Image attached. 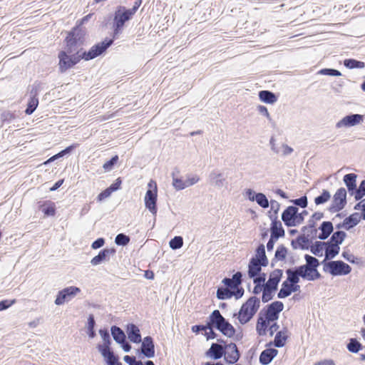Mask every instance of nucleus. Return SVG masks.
Wrapping results in <instances>:
<instances>
[{
    "label": "nucleus",
    "mask_w": 365,
    "mask_h": 365,
    "mask_svg": "<svg viewBox=\"0 0 365 365\" xmlns=\"http://www.w3.org/2000/svg\"><path fill=\"white\" fill-rule=\"evenodd\" d=\"M103 49L104 46L103 44L98 45L96 43L88 51L84 50L83 48H80L76 51L69 50V48L60 51L58 53V72L64 73L68 70L73 68L81 60L88 61L105 54Z\"/></svg>",
    "instance_id": "1"
},
{
    "label": "nucleus",
    "mask_w": 365,
    "mask_h": 365,
    "mask_svg": "<svg viewBox=\"0 0 365 365\" xmlns=\"http://www.w3.org/2000/svg\"><path fill=\"white\" fill-rule=\"evenodd\" d=\"M112 22V34L111 38H105L101 42L97 43L98 45L104 46L103 52L106 53L110 46H111L115 40L118 39L119 36L123 33L125 23L133 19V15L130 14L128 8L124 6H118L113 15Z\"/></svg>",
    "instance_id": "2"
},
{
    "label": "nucleus",
    "mask_w": 365,
    "mask_h": 365,
    "mask_svg": "<svg viewBox=\"0 0 365 365\" xmlns=\"http://www.w3.org/2000/svg\"><path fill=\"white\" fill-rule=\"evenodd\" d=\"M283 309L284 304L281 301H274L261 309L258 314L256 324L257 334L259 336H265L269 323L277 321Z\"/></svg>",
    "instance_id": "3"
},
{
    "label": "nucleus",
    "mask_w": 365,
    "mask_h": 365,
    "mask_svg": "<svg viewBox=\"0 0 365 365\" xmlns=\"http://www.w3.org/2000/svg\"><path fill=\"white\" fill-rule=\"evenodd\" d=\"M212 317H213L214 323L210 324V328H207V330L205 331L203 334L207 341L219 336L218 334L214 331V329L224 336L231 335L233 325L221 314L218 309H215L212 312Z\"/></svg>",
    "instance_id": "4"
},
{
    "label": "nucleus",
    "mask_w": 365,
    "mask_h": 365,
    "mask_svg": "<svg viewBox=\"0 0 365 365\" xmlns=\"http://www.w3.org/2000/svg\"><path fill=\"white\" fill-rule=\"evenodd\" d=\"M260 307V299L257 296L250 297L241 306L237 313L239 322L244 325L248 323L257 312Z\"/></svg>",
    "instance_id": "5"
},
{
    "label": "nucleus",
    "mask_w": 365,
    "mask_h": 365,
    "mask_svg": "<svg viewBox=\"0 0 365 365\" xmlns=\"http://www.w3.org/2000/svg\"><path fill=\"white\" fill-rule=\"evenodd\" d=\"M282 277L283 270L281 269H275L269 273L268 280L264 284V292L262 294V302L263 303H267L273 299Z\"/></svg>",
    "instance_id": "6"
},
{
    "label": "nucleus",
    "mask_w": 365,
    "mask_h": 365,
    "mask_svg": "<svg viewBox=\"0 0 365 365\" xmlns=\"http://www.w3.org/2000/svg\"><path fill=\"white\" fill-rule=\"evenodd\" d=\"M87 33L86 29H81L78 26H74L67 32L64 38L65 48L76 51L77 48H82L86 41Z\"/></svg>",
    "instance_id": "7"
},
{
    "label": "nucleus",
    "mask_w": 365,
    "mask_h": 365,
    "mask_svg": "<svg viewBox=\"0 0 365 365\" xmlns=\"http://www.w3.org/2000/svg\"><path fill=\"white\" fill-rule=\"evenodd\" d=\"M308 213L307 210H303L301 212H299L298 207L288 206L282 212L281 217L285 226L292 227L302 224Z\"/></svg>",
    "instance_id": "8"
},
{
    "label": "nucleus",
    "mask_w": 365,
    "mask_h": 365,
    "mask_svg": "<svg viewBox=\"0 0 365 365\" xmlns=\"http://www.w3.org/2000/svg\"><path fill=\"white\" fill-rule=\"evenodd\" d=\"M322 264L323 271L334 277L347 275L351 272V266L342 260L323 259Z\"/></svg>",
    "instance_id": "9"
},
{
    "label": "nucleus",
    "mask_w": 365,
    "mask_h": 365,
    "mask_svg": "<svg viewBox=\"0 0 365 365\" xmlns=\"http://www.w3.org/2000/svg\"><path fill=\"white\" fill-rule=\"evenodd\" d=\"M148 189L146 191L144 203L145 207L148 209L153 215H157L158 207H157V200H158V187L156 182L150 180L148 184Z\"/></svg>",
    "instance_id": "10"
},
{
    "label": "nucleus",
    "mask_w": 365,
    "mask_h": 365,
    "mask_svg": "<svg viewBox=\"0 0 365 365\" xmlns=\"http://www.w3.org/2000/svg\"><path fill=\"white\" fill-rule=\"evenodd\" d=\"M304 257L306 263L300 266L310 277V281H315L321 279L322 276L318 271V267L322 264V262H320L317 258L308 254L304 255Z\"/></svg>",
    "instance_id": "11"
},
{
    "label": "nucleus",
    "mask_w": 365,
    "mask_h": 365,
    "mask_svg": "<svg viewBox=\"0 0 365 365\" xmlns=\"http://www.w3.org/2000/svg\"><path fill=\"white\" fill-rule=\"evenodd\" d=\"M347 191L344 187H339L333 196L331 205L327 210L331 213L339 212L342 210L347 204Z\"/></svg>",
    "instance_id": "12"
},
{
    "label": "nucleus",
    "mask_w": 365,
    "mask_h": 365,
    "mask_svg": "<svg viewBox=\"0 0 365 365\" xmlns=\"http://www.w3.org/2000/svg\"><path fill=\"white\" fill-rule=\"evenodd\" d=\"M141 343V346L136 350V354L139 358L144 357L151 359L155 356V348L154 339L151 336H145Z\"/></svg>",
    "instance_id": "13"
},
{
    "label": "nucleus",
    "mask_w": 365,
    "mask_h": 365,
    "mask_svg": "<svg viewBox=\"0 0 365 365\" xmlns=\"http://www.w3.org/2000/svg\"><path fill=\"white\" fill-rule=\"evenodd\" d=\"M81 292V289L76 286L65 287L58 292L54 303L58 306L62 305L66 302H68L74 298Z\"/></svg>",
    "instance_id": "14"
},
{
    "label": "nucleus",
    "mask_w": 365,
    "mask_h": 365,
    "mask_svg": "<svg viewBox=\"0 0 365 365\" xmlns=\"http://www.w3.org/2000/svg\"><path fill=\"white\" fill-rule=\"evenodd\" d=\"M245 293L244 288L240 285L234 288V290L224 288V287H218L217 289L216 297L220 300H225L235 297L236 299L242 297Z\"/></svg>",
    "instance_id": "15"
},
{
    "label": "nucleus",
    "mask_w": 365,
    "mask_h": 365,
    "mask_svg": "<svg viewBox=\"0 0 365 365\" xmlns=\"http://www.w3.org/2000/svg\"><path fill=\"white\" fill-rule=\"evenodd\" d=\"M285 272L287 274V279L284 281L286 282L299 284L300 278L303 279L304 280L310 281V277L300 265L295 266L292 268H288L286 269Z\"/></svg>",
    "instance_id": "16"
},
{
    "label": "nucleus",
    "mask_w": 365,
    "mask_h": 365,
    "mask_svg": "<svg viewBox=\"0 0 365 365\" xmlns=\"http://www.w3.org/2000/svg\"><path fill=\"white\" fill-rule=\"evenodd\" d=\"M225 351L224 361L226 364L232 365L238 364L237 361L241 357V353L235 343L230 342L229 344L226 346Z\"/></svg>",
    "instance_id": "17"
},
{
    "label": "nucleus",
    "mask_w": 365,
    "mask_h": 365,
    "mask_svg": "<svg viewBox=\"0 0 365 365\" xmlns=\"http://www.w3.org/2000/svg\"><path fill=\"white\" fill-rule=\"evenodd\" d=\"M364 115L358 113H350L345 115L336 124V128L356 126L364 121Z\"/></svg>",
    "instance_id": "18"
},
{
    "label": "nucleus",
    "mask_w": 365,
    "mask_h": 365,
    "mask_svg": "<svg viewBox=\"0 0 365 365\" xmlns=\"http://www.w3.org/2000/svg\"><path fill=\"white\" fill-rule=\"evenodd\" d=\"M116 253L115 247H106L99 251L98 255L93 257L91 260V264L93 266H97L105 262H109L110 257H113Z\"/></svg>",
    "instance_id": "19"
},
{
    "label": "nucleus",
    "mask_w": 365,
    "mask_h": 365,
    "mask_svg": "<svg viewBox=\"0 0 365 365\" xmlns=\"http://www.w3.org/2000/svg\"><path fill=\"white\" fill-rule=\"evenodd\" d=\"M297 292H300V286L299 284L283 281L281 288L277 293V298L284 299Z\"/></svg>",
    "instance_id": "20"
},
{
    "label": "nucleus",
    "mask_w": 365,
    "mask_h": 365,
    "mask_svg": "<svg viewBox=\"0 0 365 365\" xmlns=\"http://www.w3.org/2000/svg\"><path fill=\"white\" fill-rule=\"evenodd\" d=\"M226 346L222 347L220 346V344H215V343H212L210 347L205 352V356L214 361L219 360L224 358V355L225 354Z\"/></svg>",
    "instance_id": "21"
},
{
    "label": "nucleus",
    "mask_w": 365,
    "mask_h": 365,
    "mask_svg": "<svg viewBox=\"0 0 365 365\" xmlns=\"http://www.w3.org/2000/svg\"><path fill=\"white\" fill-rule=\"evenodd\" d=\"M243 274L242 272L237 271L232 274V278L225 277L222 280L224 288L234 290V288L242 285L243 282Z\"/></svg>",
    "instance_id": "22"
},
{
    "label": "nucleus",
    "mask_w": 365,
    "mask_h": 365,
    "mask_svg": "<svg viewBox=\"0 0 365 365\" xmlns=\"http://www.w3.org/2000/svg\"><path fill=\"white\" fill-rule=\"evenodd\" d=\"M128 339L134 344H140L142 341V336L139 327L133 324L129 323L125 327Z\"/></svg>",
    "instance_id": "23"
},
{
    "label": "nucleus",
    "mask_w": 365,
    "mask_h": 365,
    "mask_svg": "<svg viewBox=\"0 0 365 365\" xmlns=\"http://www.w3.org/2000/svg\"><path fill=\"white\" fill-rule=\"evenodd\" d=\"M37 207L46 217H53L56 213L55 202L49 200L37 202Z\"/></svg>",
    "instance_id": "24"
},
{
    "label": "nucleus",
    "mask_w": 365,
    "mask_h": 365,
    "mask_svg": "<svg viewBox=\"0 0 365 365\" xmlns=\"http://www.w3.org/2000/svg\"><path fill=\"white\" fill-rule=\"evenodd\" d=\"M98 333L103 340V344H98L96 349L98 351L113 349L111 347L112 340L108 328L100 329Z\"/></svg>",
    "instance_id": "25"
},
{
    "label": "nucleus",
    "mask_w": 365,
    "mask_h": 365,
    "mask_svg": "<svg viewBox=\"0 0 365 365\" xmlns=\"http://www.w3.org/2000/svg\"><path fill=\"white\" fill-rule=\"evenodd\" d=\"M287 328L284 327L283 329L277 331L275 334L274 339L273 341H269L266 344V347H269L274 345L275 347L282 348L285 346L287 340L288 339V335H287Z\"/></svg>",
    "instance_id": "26"
},
{
    "label": "nucleus",
    "mask_w": 365,
    "mask_h": 365,
    "mask_svg": "<svg viewBox=\"0 0 365 365\" xmlns=\"http://www.w3.org/2000/svg\"><path fill=\"white\" fill-rule=\"evenodd\" d=\"M99 353L106 365H123L119 356L114 352L113 349L101 351Z\"/></svg>",
    "instance_id": "27"
},
{
    "label": "nucleus",
    "mask_w": 365,
    "mask_h": 365,
    "mask_svg": "<svg viewBox=\"0 0 365 365\" xmlns=\"http://www.w3.org/2000/svg\"><path fill=\"white\" fill-rule=\"evenodd\" d=\"M278 350L274 348L267 347L259 355V361L262 365H268L277 356Z\"/></svg>",
    "instance_id": "28"
},
{
    "label": "nucleus",
    "mask_w": 365,
    "mask_h": 365,
    "mask_svg": "<svg viewBox=\"0 0 365 365\" xmlns=\"http://www.w3.org/2000/svg\"><path fill=\"white\" fill-rule=\"evenodd\" d=\"M357 175L351 173L346 174L343 177V181L346 186L347 192L351 196H354L355 192H356L357 184H356Z\"/></svg>",
    "instance_id": "29"
},
{
    "label": "nucleus",
    "mask_w": 365,
    "mask_h": 365,
    "mask_svg": "<svg viewBox=\"0 0 365 365\" xmlns=\"http://www.w3.org/2000/svg\"><path fill=\"white\" fill-rule=\"evenodd\" d=\"M259 99L267 104H274L278 100V96L272 91L262 90L258 93Z\"/></svg>",
    "instance_id": "30"
},
{
    "label": "nucleus",
    "mask_w": 365,
    "mask_h": 365,
    "mask_svg": "<svg viewBox=\"0 0 365 365\" xmlns=\"http://www.w3.org/2000/svg\"><path fill=\"white\" fill-rule=\"evenodd\" d=\"M340 247L339 245L329 243V242H325V259L328 261V259L331 260L334 258L339 252Z\"/></svg>",
    "instance_id": "31"
},
{
    "label": "nucleus",
    "mask_w": 365,
    "mask_h": 365,
    "mask_svg": "<svg viewBox=\"0 0 365 365\" xmlns=\"http://www.w3.org/2000/svg\"><path fill=\"white\" fill-rule=\"evenodd\" d=\"M361 219V217L359 212H354L348 217H345L344 221L346 227V230H350L351 229L356 227L359 223Z\"/></svg>",
    "instance_id": "32"
},
{
    "label": "nucleus",
    "mask_w": 365,
    "mask_h": 365,
    "mask_svg": "<svg viewBox=\"0 0 365 365\" xmlns=\"http://www.w3.org/2000/svg\"><path fill=\"white\" fill-rule=\"evenodd\" d=\"M262 272V268L254 259H250L248 263L247 275L250 279L257 277Z\"/></svg>",
    "instance_id": "33"
},
{
    "label": "nucleus",
    "mask_w": 365,
    "mask_h": 365,
    "mask_svg": "<svg viewBox=\"0 0 365 365\" xmlns=\"http://www.w3.org/2000/svg\"><path fill=\"white\" fill-rule=\"evenodd\" d=\"M364 348V346H363L362 344L356 338L349 339L348 343L346 344L347 350L353 354L358 353Z\"/></svg>",
    "instance_id": "34"
},
{
    "label": "nucleus",
    "mask_w": 365,
    "mask_h": 365,
    "mask_svg": "<svg viewBox=\"0 0 365 365\" xmlns=\"http://www.w3.org/2000/svg\"><path fill=\"white\" fill-rule=\"evenodd\" d=\"M110 332L114 341L117 344L123 342L126 339L123 330L116 325L111 326Z\"/></svg>",
    "instance_id": "35"
},
{
    "label": "nucleus",
    "mask_w": 365,
    "mask_h": 365,
    "mask_svg": "<svg viewBox=\"0 0 365 365\" xmlns=\"http://www.w3.org/2000/svg\"><path fill=\"white\" fill-rule=\"evenodd\" d=\"M213 323H214L213 317H212V313H211L209 315V317L207 318V319L205 321V324H198L193 325L191 327V330L195 334H199L201 331H205L207 330V328H210V325L213 324Z\"/></svg>",
    "instance_id": "36"
},
{
    "label": "nucleus",
    "mask_w": 365,
    "mask_h": 365,
    "mask_svg": "<svg viewBox=\"0 0 365 365\" xmlns=\"http://www.w3.org/2000/svg\"><path fill=\"white\" fill-rule=\"evenodd\" d=\"M297 240L299 242V249L302 250H307L310 249L311 244H312V237L309 234H300L297 236Z\"/></svg>",
    "instance_id": "37"
},
{
    "label": "nucleus",
    "mask_w": 365,
    "mask_h": 365,
    "mask_svg": "<svg viewBox=\"0 0 365 365\" xmlns=\"http://www.w3.org/2000/svg\"><path fill=\"white\" fill-rule=\"evenodd\" d=\"M346 236V233L343 230H337L336 232L333 231L331 237L327 240V242H329V244L334 243L340 245L344 241Z\"/></svg>",
    "instance_id": "38"
},
{
    "label": "nucleus",
    "mask_w": 365,
    "mask_h": 365,
    "mask_svg": "<svg viewBox=\"0 0 365 365\" xmlns=\"http://www.w3.org/2000/svg\"><path fill=\"white\" fill-rule=\"evenodd\" d=\"M209 178L212 185L221 187L223 186L224 181L225 179L223 178V175L221 173H217L212 171L209 175Z\"/></svg>",
    "instance_id": "39"
},
{
    "label": "nucleus",
    "mask_w": 365,
    "mask_h": 365,
    "mask_svg": "<svg viewBox=\"0 0 365 365\" xmlns=\"http://www.w3.org/2000/svg\"><path fill=\"white\" fill-rule=\"evenodd\" d=\"M325 249V242L315 241L310 247V252L315 256L322 257L323 250Z\"/></svg>",
    "instance_id": "40"
},
{
    "label": "nucleus",
    "mask_w": 365,
    "mask_h": 365,
    "mask_svg": "<svg viewBox=\"0 0 365 365\" xmlns=\"http://www.w3.org/2000/svg\"><path fill=\"white\" fill-rule=\"evenodd\" d=\"M344 66L349 69L363 68L365 67V63L355 58H346L343 61Z\"/></svg>",
    "instance_id": "41"
},
{
    "label": "nucleus",
    "mask_w": 365,
    "mask_h": 365,
    "mask_svg": "<svg viewBox=\"0 0 365 365\" xmlns=\"http://www.w3.org/2000/svg\"><path fill=\"white\" fill-rule=\"evenodd\" d=\"M38 103V98L29 97L24 110L25 114L28 115L33 114L37 108Z\"/></svg>",
    "instance_id": "42"
},
{
    "label": "nucleus",
    "mask_w": 365,
    "mask_h": 365,
    "mask_svg": "<svg viewBox=\"0 0 365 365\" xmlns=\"http://www.w3.org/2000/svg\"><path fill=\"white\" fill-rule=\"evenodd\" d=\"M331 198L330 192L328 190L323 189L321 194L314 198L316 205H320L328 202Z\"/></svg>",
    "instance_id": "43"
},
{
    "label": "nucleus",
    "mask_w": 365,
    "mask_h": 365,
    "mask_svg": "<svg viewBox=\"0 0 365 365\" xmlns=\"http://www.w3.org/2000/svg\"><path fill=\"white\" fill-rule=\"evenodd\" d=\"M288 253V249L284 245H280L277 247L274 253V259L279 261L285 260Z\"/></svg>",
    "instance_id": "44"
},
{
    "label": "nucleus",
    "mask_w": 365,
    "mask_h": 365,
    "mask_svg": "<svg viewBox=\"0 0 365 365\" xmlns=\"http://www.w3.org/2000/svg\"><path fill=\"white\" fill-rule=\"evenodd\" d=\"M42 90V83L36 81L29 87V97L38 98L40 91Z\"/></svg>",
    "instance_id": "45"
},
{
    "label": "nucleus",
    "mask_w": 365,
    "mask_h": 365,
    "mask_svg": "<svg viewBox=\"0 0 365 365\" xmlns=\"http://www.w3.org/2000/svg\"><path fill=\"white\" fill-rule=\"evenodd\" d=\"M114 242L118 246L125 247L130 243V237L124 233H119L115 236Z\"/></svg>",
    "instance_id": "46"
},
{
    "label": "nucleus",
    "mask_w": 365,
    "mask_h": 365,
    "mask_svg": "<svg viewBox=\"0 0 365 365\" xmlns=\"http://www.w3.org/2000/svg\"><path fill=\"white\" fill-rule=\"evenodd\" d=\"M119 160V157L118 155H115L111 157V158L108 160H107L104 164L103 165V168L104 169L105 172H109L112 170L115 165L118 163Z\"/></svg>",
    "instance_id": "47"
},
{
    "label": "nucleus",
    "mask_w": 365,
    "mask_h": 365,
    "mask_svg": "<svg viewBox=\"0 0 365 365\" xmlns=\"http://www.w3.org/2000/svg\"><path fill=\"white\" fill-rule=\"evenodd\" d=\"M255 202L259 206L264 209H267L269 206V202L267 196L262 192H258L256 196Z\"/></svg>",
    "instance_id": "48"
},
{
    "label": "nucleus",
    "mask_w": 365,
    "mask_h": 365,
    "mask_svg": "<svg viewBox=\"0 0 365 365\" xmlns=\"http://www.w3.org/2000/svg\"><path fill=\"white\" fill-rule=\"evenodd\" d=\"M170 247L173 250H179L183 246V238L182 236H175L169 242Z\"/></svg>",
    "instance_id": "49"
},
{
    "label": "nucleus",
    "mask_w": 365,
    "mask_h": 365,
    "mask_svg": "<svg viewBox=\"0 0 365 365\" xmlns=\"http://www.w3.org/2000/svg\"><path fill=\"white\" fill-rule=\"evenodd\" d=\"M290 202L293 204L292 206L299 207L301 208H306L308 206V199L306 195L296 199L290 200Z\"/></svg>",
    "instance_id": "50"
},
{
    "label": "nucleus",
    "mask_w": 365,
    "mask_h": 365,
    "mask_svg": "<svg viewBox=\"0 0 365 365\" xmlns=\"http://www.w3.org/2000/svg\"><path fill=\"white\" fill-rule=\"evenodd\" d=\"M365 196V179L362 180L356 188L354 195L356 201L361 200Z\"/></svg>",
    "instance_id": "51"
},
{
    "label": "nucleus",
    "mask_w": 365,
    "mask_h": 365,
    "mask_svg": "<svg viewBox=\"0 0 365 365\" xmlns=\"http://www.w3.org/2000/svg\"><path fill=\"white\" fill-rule=\"evenodd\" d=\"M341 257L349 262L354 264H358L360 262V258L350 253L349 250H344L341 253Z\"/></svg>",
    "instance_id": "52"
},
{
    "label": "nucleus",
    "mask_w": 365,
    "mask_h": 365,
    "mask_svg": "<svg viewBox=\"0 0 365 365\" xmlns=\"http://www.w3.org/2000/svg\"><path fill=\"white\" fill-rule=\"evenodd\" d=\"M319 230L329 235H331L334 231V226L331 221H324L319 227Z\"/></svg>",
    "instance_id": "53"
},
{
    "label": "nucleus",
    "mask_w": 365,
    "mask_h": 365,
    "mask_svg": "<svg viewBox=\"0 0 365 365\" xmlns=\"http://www.w3.org/2000/svg\"><path fill=\"white\" fill-rule=\"evenodd\" d=\"M271 210L267 212L268 217L269 216H278V212L280 210V204L275 200H270Z\"/></svg>",
    "instance_id": "54"
},
{
    "label": "nucleus",
    "mask_w": 365,
    "mask_h": 365,
    "mask_svg": "<svg viewBox=\"0 0 365 365\" xmlns=\"http://www.w3.org/2000/svg\"><path fill=\"white\" fill-rule=\"evenodd\" d=\"M319 74L329 76H341V73L335 68H324L321 69L319 72Z\"/></svg>",
    "instance_id": "55"
},
{
    "label": "nucleus",
    "mask_w": 365,
    "mask_h": 365,
    "mask_svg": "<svg viewBox=\"0 0 365 365\" xmlns=\"http://www.w3.org/2000/svg\"><path fill=\"white\" fill-rule=\"evenodd\" d=\"M77 146H78V144L73 143V144L66 147V148L63 149L62 150H61L60 152L56 153V155L58 157V158H63L64 156L70 155L73 153V151L77 148Z\"/></svg>",
    "instance_id": "56"
},
{
    "label": "nucleus",
    "mask_w": 365,
    "mask_h": 365,
    "mask_svg": "<svg viewBox=\"0 0 365 365\" xmlns=\"http://www.w3.org/2000/svg\"><path fill=\"white\" fill-rule=\"evenodd\" d=\"M266 255L265 247L264 244L260 243L255 249V254L250 259H257Z\"/></svg>",
    "instance_id": "57"
},
{
    "label": "nucleus",
    "mask_w": 365,
    "mask_h": 365,
    "mask_svg": "<svg viewBox=\"0 0 365 365\" xmlns=\"http://www.w3.org/2000/svg\"><path fill=\"white\" fill-rule=\"evenodd\" d=\"M15 118L16 115L9 110L4 111L1 114V119L3 123H10Z\"/></svg>",
    "instance_id": "58"
},
{
    "label": "nucleus",
    "mask_w": 365,
    "mask_h": 365,
    "mask_svg": "<svg viewBox=\"0 0 365 365\" xmlns=\"http://www.w3.org/2000/svg\"><path fill=\"white\" fill-rule=\"evenodd\" d=\"M173 185L177 190H182L186 188L185 180L181 178H173Z\"/></svg>",
    "instance_id": "59"
},
{
    "label": "nucleus",
    "mask_w": 365,
    "mask_h": 365,
    "mask_svg": "<svg viewBox=\"0 0 365 365\" xmlns=\"http://www.w3.org/2000/svg\"><path fill=\"white\" fill-rule=\"evenodd\" d=\"M16 300L14 299H2L0 301V312L4 311L11 307L16 303Z\"/></svg>",
    "instance_id": "60"
},
{
    "label": "nucleus",
    "mask_w": 365,
    "mask_h": 365,
    "mask_svg": "<svg viewBox=\"0 0 365 365\" xmlns=\"http://www.w3.org/2000/svg\"><path fill=\"white\" fill-rule=\"evenodd\" d=\"M123 180L120 177L116 178L114 182L108 188L112 192H115L121 188Z\"/></svg>",
    "instance_id": "61"
},
{
    "label": "nucleus",
    "mask_w": 365,
    "mask_h": 365,
    "mask_svg": "<svg viewBox=\"0 0 365 365\" xmlns=\"http://www.w3.org/2000/svg\"><path fill=\"white\" fill-rule=\"evenodd\" d=\"M257 110H258V112L265 116L267 118V119L270 122V123H272V119L269 115V113L268 111V109L266 106H262V105H259L257 107Z\"/></svg>",
    "instance_id": "62"
},
{
    "label": "nucleus",
    "mask_w": 365,
    "mask_h": 365,
    "mask_svg": "<svg viewBox=\"0 0 365 365\" xmlns=\"http://www.w3.org/2000/svg\"><path fill=\"white\" fill-rule=\"evenodd\" d=\"M271 220L270 224V232H272V230H275L279 228V223H282L280 220H278V216H269V217Z\"/></svg>",
    "instance_id": "63"
},
{
    "label": "nucleus",
    "mask_w": 365,
    "mask_h": 365,
    "mask_svg": "<svg viewBox=\"0 0 365 365\" xmlns=\"http://www.w3.org/2000/svg\"><path fill=\"white\" fill-rule=\"evenodd\" d=\"M106 243V240L103 237H98L91 244L93 250H97L102 247Z\"/></svg>",
    "instance_id": "64"
}]
</instances>
